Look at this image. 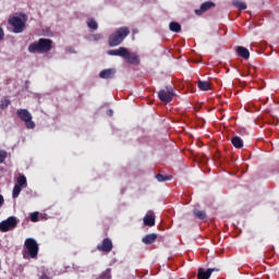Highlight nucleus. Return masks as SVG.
Instances as JSON below:
<instances>
[{
    "label": "nucleus",
    "instance_id": "nucleus-1",
    "mask_svg": "<svg viewBox=\"0 0 279 279\" xmlns=\"http://www.w3.org/2000/svg\"><path fill=\"white\" fill-rule=\"evenodd\" d=\"M107 53L108 56H119L120 58H123L128 64H135L136 66L141 64V57H138V54L135 52H130V50H128L125 47L108 50Z\"/></svg>",
    "mask_w": 279,
    "mask_h": 279
},
{
    "label": "nucleus",
    "instance_id": "nucleus-2",
    "mask_svg": "<svg viewBox=\"0 0 279 279\" xmlns=\"http://www.w3.org/2000/svg\"><path fill=\"white\" fill-rule=\"evenodd\" d=\"M128 36H130V28L128 26L118 28L113 34L109 36V47H119V45H121L125 38H128Z\"/></svg>",
    "mask_w": 279,
    "mask_h": 279
},
{
    "label": "nucleus",
    "instance_id": "nucleus-3",
    "mask_svg": "<svg viewBox=\"0 0 279 279\" xmlns=\"http://www.w3.org/2000/svg\"><path fill=\"white\" fill-rule=\"evenodd\" d=\"M25 23H27V15L25 13L9 19V25H12L14 34H22L25 29Z\"/></svg>",
    "mask_w": 279,
    "mask_h": 279
},
{
    "label": "nucleus",
    "instance_id": "nucleus-4",
    "mask_svg": "<svg viewBox=\"0 0 279 279\" xmlns=\"http://www.w3.org/2000/svg\"><path fill=\"white\" fill-rule=\"evenodd\" d=\"M16 114L21 121L25 122L27 130L36 128V123L32 121V113L27 109H17Z\"/></svg>",
    "mask_w": 279,
    "mask_h": 279
},
{
    "label": "nucleus",
    "instance_id": "nucleus-5",
    "mask_svg": "<svg viewBox=\"0 0 279 279\" xmlns=\"http://www.w3.org/2000/svg\"><path fill=\"white\" fill-rule=\"evenodd\" d=\"M24 247L29 258H38V242H36L34 238H27L24 242Z\"/></svg>",
    "mask_w": 279,
    "mask_h": 279
},
{
    "label": "nucleus",
    "instance_id": "nucleus-6",
    "mask_svg": "<svg viewBox=\"0 0 279 279\" xmlns=\"http://www.w3.org/2000/svg\"><path fill=\"white\" fill-rule=\"evenodd\" d=\"M19 226V221L16 217H9L7 220L0 222V232H10V230H14Z\"/></svg>",
    "mask_w": 279,
    "mask_h": 279
},
{
    "label": "nucleus",
    "instance_id": "nucleus-7",
    "mask_svg": "<svg viewBox=\"0 0 279 279\" xmlns=\"http://www.w3.org/2000/svg\"><path fill=\"white\" fill-rule=\"evenodd\" d=\"M112 240H110V238H106L100 244L97 245V251L106 252L107 254H109V252H112Z\"/></svg>",
    "mask_w": 279,
    "mask_h": 279
},
{
    "label": "nucleus",
    "instance_id": "nucleus-8",
    "mask_svg": "<svg viewBox=\"0 0 279 279\" xmlns=\"http://www.w3.org/2000/svg\"><path fill=\"white\" fill-rule=\"evenodd\" d=\"M214 271H221V268H208L205 270L204 268H198L197 278L198 279H210Z\"/></svg>",
    "mask_w": 279,
    "mask_h": 279
},
{
    "label": "nucleus",
    "instance_id": "nucleus-9",
    "mask_svg": "<svg viewBox=\"0 0 279 279\" xmlns=\"http://www.w3.org/2000/svg\"><path fill=\"white\" fill-rule=\"evenodd\" d=\"M38 43L44 53H48V51L52 49L53 41L51 39L40 38Z\"/></svg>",
    "mask_w": 279,
    "mask_h": 279
},
{
    "label": "nucleus",
    "instance_id": "nucleus-10",
    "mask_svg": "<svg viewBox=\"0 0 279 279\" xmlns=\"http://www.w3.org/2000/svg\"><path fill=\"white\" fill-rule=\"evenodd\" d=\"M210 8H215V2L206 1L201 5V9L195 10V14H197L199 16V15L204 14V12H208V10H210Z\"/></svg>",
    "mask_w": 279,
    "mask_h": 279
},
{
    "label": "nucleus",
    "instance_id": "nucleus-11",
    "mask_svg": "<svg viewBox=\"0 0 279 279\" xmlns=\"http://www.w3.org/2000/svg\"><path fill=\"white\" fill-rule=\"evenodd\" d=\"M158 98L160 99V101H163L165 104H171V101H173V96L165 89L159 90Z\"/></svg>",
    "mask_w": 279,
    "mask_h": 279
},
{
    "label": "nucleus",
    "instance_id": "nucleus-12",
    "mask_svg": "<svg viewBox=\"0 0 279 279\" xmlns=\"http://www.w3.org/2000/svg\"><path fill=\"white\" fill-rule=\"evenodd\" d=\"M116 73H117L116 69L102 70L99 73V77H101V80H112V77H114Z\"/></svg>",
    "mask_w": 279,
    "mask_h": 279
},
{
    "label": "nucleus",
    "instance_id": "nucleus-13",
    "mask_svg": "<svg viewBox=\"0 0 279 279\" xmlns=\"http://www.w3.org/2000/svg\"><path fill=\"white\" fill-rule=\"evenodd\" d=\"M156 239H158V234L157 233H149L146 234L143 239L142 242L145 245H151V243H156Z\"/></svg>",
    "mask_w": 279,
    "mask_h": 279
},
{
    "label": "nucleus",
    "instance_id": "nucleus-14",
    "mask_svg": "<svg viewBox=\"0 0 279 279\" xmlns=\"http://www.w3.org/2000/svg\"><path fill=\"white\" fill-rule=\"evenodd\" d=\"M236 53L240 56V58H243L244 60H250V50L243 46L236 47Z\"/></svg>",
    "mask_w": 279,
    "mask_h": 279
},
{
    "label": "nucleus",
    "instance_id": "nucleus-15",
    "mask_svg": "<svg viewBox=\"0 0 279 279\" xmlns=\"http://www.w3.org/2000/svg\"><path fill=\"white\" fill-rule=\"evenodd\" d=\"M29 53H44L43 49L40 48V44L35 41L28 46Z\"/></svg>",
    "mask_w": 279,
    "mask_h": 279
},
{
    "label": "nucleus",
    "instance_id": "nucleus-16",
    "mask_svg": "<svg viewBox=\"0 0 279 279\" xmlns=\"http://www.w3.org/2000/svg\"><path fill=\"white\" fill-rule=\"evenodd\" d=\"M231 144L233 147H235V149H243V138L236 135L231 138Z\"/></svg>",
    "mask_w": 279,
    "mask_h": 279
},
{
    "label": "nucleus",
    "instance_id": "nucleus-17",
    "mask_svg": "<svg viewBox=\"0 0 279 279\" xmlns=\"http://www.w3.org/2000/svg\"><path fill=\"white\" fill-rule=\"evenodd\" d=\"M144 225L148 226V228H154L156 226V217L154 215H146L144 217Z\"/></svg>",
    "mask_w": 279,
    "mask_h": 279
},
{
    "label": "nucleus",
    "instance_id": "nucleus-18",
    "mask_svg": "<svg viewBox=\"0 0 279 279\" xmlns=\"http://www.w3.org/2000/svg\"><path fill=\"white\" fill-rule=\"evenodd\" d=\"M15 185L22 186V189H26V186H27V178L25 177V174H20L17 177Z\"/></svg>",
    "mask_w": 279,
    "mask_h": 279
},
{
    "label": "nucleus",
    "instance_id": "nucleus-19",
    "mask_svg": "<svg viewBox=\"0 0 279 279\" xmlns=\"http://www.w3.org/2000/svg\"><path fill=\"white\" fill-rule=\"evenodd\" d=\"M169 29L170 32H174V34H180V32H182V25L178 22H171L169 24Z\"/></svg>",
    "mask_w": 279,
    "mask_h": 279
},
{
    "label": "nucleus",
    "instance_id": "nucleus-20",
    "mask_svg": "<svg viewBox=\"0 0 279 279\" xmlns=\"http://www.w3.org/2000/svg\"><path fill=\"white\" fill-rule=\"evenodd\" d=\"M193 215H194V217H196V219H201L203 221H204V219H206V211L205 210L194 209Z\"/></svg>",
    "mask_w": 279,
    "mask_h": 279
},
{
    "label": "nucleus",
    "instance_id": "nucleus-21",
    "mask_svg": "<svg viewBox=\"0 0 279 279\" xmlns=\"http://www.w3.org/2000/svg\"><path fill=\"white\" fill-rule=\"evenodd\" d=\"M197 86L199 90H210V83L206 81H198Z\"/></svg>",
    "mask_w": 279,
    "mask_h": 279
},
{
    "label": "nucleus",
    "instance_id": "nucleus-22",
    "mask_svg": "<svg viewBox=\"0 0 279 279\" xmlns=\"http://www.w3.org/2000/svg\"><path fill=\"white\" fill-rule=\"evenodd\" d=\"M232 4L234 8H238V10H247V4L243 1L234 0Z\"/></svg>",
    "mask_w": 279,
    "mask_h": 279
},
{
    "label": "nucleus",
    "instance_id": "nucleus-23",
    "mask_svg": "<svg viewBox=\"0 0 279 279\" xmlns=\"http://www.w3.org/2000/svg\"><path fill=\"white\" fill-rule=\"evenodd\" d=\"M87 27H89V29H98L99 25L97 24V21H95V19L89 17L87 19Z\"/></svg>",
    "mask_w": 279,
    "mask_h": 279
},
{
    "label": "nucleus",
    "instance_id": "nucleus-24",
    "mask_svg": "<svg viewBox=\"0 0 279 279\" xmlns=\"http://www.w3.org/2000/svg\"><path fill=\"white\" fill-rule=\"evenodd\" d=\"M172 175H165L161 173L156 174V180H158L159 182H168V180H172Z\"/></svg>",
    "mask_w": 279,
    "mask_h": 279
},
{
    "label": "nucleus",
    "instance_id": "nucleus-25",
    "mask_svg": "<svg viewBox=\"0 0 279 279\" xmlns=\"http://www.w3.org/2000/svg\"><path fill=\"white\" fill-rule=\"evenodd\" d=\"M22 186L21 185H14L13 187V193H12V197L13 199H16V197H19V195H21V191H22Z\"/></svg>",
    "mask_w": 279,
    "mask_h": 279
},
{
    "label": "nucleus",
    "instance_id": "nucleus-26",
    "mask_svg": "<svg viewBox=\"0 0 279 279\" xmlns=\"http://www.w3.org/2000/svg\"><path fill=\"white\" fill-rule=\"evenodd\" d=\"M8 106H10V99L4 98V99L0 100V110H5V108H8Z\"/></svg>",
    "mask_w": 279,
    "mask_h": 279
},
{
    "label": "nucleus",
    "instance_id": "nucleus-27",
    "mask_svg": "<svg viewBox=\"0 0 279 279\" xmlns=\"http://www.w3.org/2000/svg\"><path fill=\"white\" fill-rule=\"evenodd\" d=\"M5 158H8V151L0 150V165H2V162H5Z\"/></svg>",
    "mask_w": 279,
    "mask_h": 279
},
{
    "label": "nucleus",
    "instance_id": "nucleus-28",
    "mask_svg": "<svg viewBox=\"0 0 279 279\" xmlns=\"http://www.w3.org/2000/svg\"><path fill=\"white\" fill-rule=\"evenodd\" d=\"M166 93L172 95V97H175V92L171 85L166 86Z\"/></svg>",
    "mask_w": 279,
    "mask_h": 279
},
{
    "label": "nucleus",
    "instance_id": "nucleus-29",
    "mask_svg": "<svg viewBox=\"0 0 279 279\" xmlns=\"http://www.w3.org/2000/svg\"><path fill=\"white\" fill-rule=\"evenodd\" d=\"M31 221H33V223H36V221H38V211L31 214Z\"/></svg>",
    "mask_w": 279,
    "mask_h": 279
},
{
    "label": "nucleus",
    "instance_id": "nucleus-30",
    "mask_svg": "<svg viewBox=\"0 0 279 279\" xmlns=\"http://www.w3.org/2000/svg\"><path fill=\"white\" fill-rule=\"evenodd\" d=\"M98 279H110V272H102Z\"/></svg>",
    "mask_w": 279,
    "mask_h": 279
},
{
    "label": "nucleus",
    "instance_id": "nucleus-31",
    "mask_svg": "<svg viewBox=\"0 0 279 279\" xmlns=\"http://www.w3.org/2000/svg\"><path fill=\"white\" fill-rule=\"evenodd\" d=\"M4 36H5V33H3V28L0 27V40H3Z\"/></svg>",
    "mask_w": 279,
    "mask_h": 279
},
{
    "label": "nucleus",
    "instance_id": "nucleus-32",
    "mask_svg": "<svg viewBox=\"0 0 279 279\" xmlns=\"http://www.w3.org/2000/svg\"><path fill=\"white\" fill-rule=\"evenodd\" d=\"M3 202H4L3 195H0V206H3Z\"/></svg>",
    "mask_w": 279,
    "mask_h": 279
},
{
    "label": "nucleus",
    "instance_id": "nucleus-33",
    "mask_svg": "<svg viewBox=\"0 0 279 279\" xmlns=\"http://www.w3.org/2000/svg\"><path fill=\"white\" fill-rule=\"evenodd\" d=\"M39 279H50V278L47 275H43Z\"/></svg>",
    "mask_w": 279,
    "mask_h": 279
},
{
    "label": "nucleus",
    "instance_id": "nucleus-34",
    "mask_svg": "<svg viewBox=\"0 0 279 279\" xmlns=\"http://www.w3.org/2000/svg\"><path fill=\"white\" fill-rule=\"evenodd\" d=\"M99 38H101V35H99V34H98V35H95V39H96V40H99Z\"/></svg>",
    "mask_w": 279,
    "mask_h": 279
},
{
    "label": "nucleus",
    "instance_id": "nucleus-35",
    "mask_svg": "<svg viewBox=\"0 0 279 279\" xmlns=\"http://www.w3.org/2000/svg\"><path fill=\"white\" fill-rule=\"evenodd\" d=\"M109 114H112V110H109Z\"/></svg>",
    "mask_w": 279,
    "mask_h": 279
},
{
    "label": "nucleus",
    "instance_id": "nucleus-36",
    "mask_svg": "<svg viewBox=\"0 0 279 279\" xmlns=\"http://www.w3.org/2000/svg\"><path fill=\"white\" fill-rule=\"evenodd\" d=\"M24 258H27V256L24 254Z\"/></svg>",
    "mask_w": 279,
    "mask_h": 279
}]
</instances>
